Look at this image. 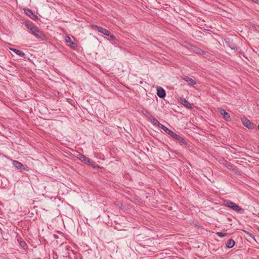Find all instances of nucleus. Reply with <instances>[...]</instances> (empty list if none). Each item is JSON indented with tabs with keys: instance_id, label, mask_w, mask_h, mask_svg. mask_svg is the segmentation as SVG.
Here are the masks:
<instances>
[{
	"instance_id": "1",
	"label": "nucleus",
	"mask_w": 259,
	"mask_h": 259,
	"mask_svg": "<svg viewBox=\"0 0 259 259\" xmlns=\"http://www.w3.org/2000/svg\"><path fill=\"white\" fill-rule=\"evenodd\" d=\"M225 205L227 207L231 208L232 210L237 211V212H240L241 213H243L244 211V209L242 208H241L240 206H239L238 205L235 204V203L229 201V200H226L225 201Z\"/></svg>"
},
{
	"instance_id": "2",
	"label": "nucleus",
	"mask_w": 259,
	"mask_h": 259,
	"mask_svg": "<svg viewBox=\"0 0 259 259\" xmlns=\"http://www.w3.org/2000/svg\"><path fill=\"white\" fill-rule=\"evenodd\" d=\"M31 33L37 38L41 40H45L46 36L44 33L37 27L34 29Z\"/></svg>"
},
{
	"instance_id": "3",
	"label": "nucleus",
	"mask_w": 259,
	"mask_h": 259,
	"mask_svg": "<svg viewBox=\"0 0 259 259\" xmlns=\"http://www.w3.org/2000/svg\"><path fill=\"white\" fill-rule=\"evenodd\" d=\"M83 161L87 164L89 165H91L94 168H99L100 167L96 164V163L92 160L91 159L85 157V156L82 154V161Z\"/></svg>"
},
{
	"instance_id": "4",
	"label": "nucleus",
	"mask_w": 259,
	"mask_h": 259,
	"mask_svg": "<svg viewBox=\"0 0 259 259\" xmlns=\"http://www.w3.org/2000/svg\"><path fill=\"white\" fill-rule=\"evenodd\" d=\"M147 113L149 115L147 116V118L154 125L158 126L159 127V125L161 124L158 120L152 115L149 112L146 111Z\"/></svg>"
},
{
	"instance_id": "5",
	"label": "nucleus",
	"mask_w": 259,
	"mask_h": 259,
	"mask_svg": "<svg viewBox=\"0 0 259 259\" xmlns=\"http://www.w3.org/2000/svg\"><path fill=\"white\" fill-rule=\"evenodd\" d=\"M94 29L95 30H97L98 32L103 34L104 35H105L106 36L109 35L110 32L108 30H107L101 26L95 25L94 26Z\"/></svg>"
},
{
	"instance_id": "6",
	"label": "nucleus",
	"mask_w": 259,
	"mask_h": 259,
	"mask_svg": "<svg viewBox=\"0 0 259 259\" xmlns=\"http://www.w3.org/2000/svg\"><path fill=\"white\" fill-rule=\"evenodd\" d=\"M13 166L16 168H17V169H19L20 171L26 170V169L25 168L24 165L18 161L14 160L13 162Z\"/></svg>"
},
{
	"instance_id": "7",
	"label": "nucleus",
	"mask_w": 259,
	"mask_h": 259,
	"mask_svg": "<svg viewBox=\"0 0 259 259\" xmlns=\"http://www.w3.org/2000/svg\"><path fill=\"white\" fill-rule=\"evenodd\" d=\"M25 14L29 17L30 18L34 20H36L38 19V17L36 15H35L32 10L30 9H25L24 10Z\"/></svg>"
},
{
	"instance_id": "8",
	"label": "nucleus",
	"mask_w": 259,
	"mask_h": 259,
	"mask_svg": "<svg viewBox=\"0 0 259 259\" xmlns=\"http://www.w3.org/2000/svg\"><path fill=\"white\" fill-rule=\"evenodd\" d=\"M242 122L243 125L248 128L252 129L253 127L252 123L247 118H243Z\"/></svg>"
},
{
	"instance_id": "9",
	"label": "nucleus",
	"mask_w": 259,
	"mask_h": 259,
	"mask_svg": "<svg viewBox=\"0 0 259 259\" xmlns=\"http://www.w3.org/2000/svg\"><path fill=\"white\" fill-rule=\"evenodd\" d=\"M157 95L161 98H163L165 96V92L164 90L160 87L157 88Z\"/></svg>"
},
{
	"instance_id": "10",
	"label": "nucleus",
	"mask_w": 259,
	"mask_h": 259,
	"mask_svg": "<svg viewBox=\"0 0 259 259\" xmlns=\"http://www.w3.org/2000/svg\"><path fill=\"white\" fill-rule=\"evenodd\" d=\"M219 110L220 113L223 116L224 118L226 120H229L230 118V114L223 109H220Z\"/></svg>"
},
{
	"instance_id": "11",
	"label": "nucleus",
	"mask_w": 259,
	"mask_h": 259,
	"mask_svg": "<svg viewBox=\"0 0 259 259\" xmlns=\"http://www.w3.org/2000/svg\"><path fill=\"white\" fill-rule=\"evenodd\" d=\"M180 103H182L187 108H188V109L192 108L191 104L185 99L181 98L180 99Z\"/></svg>"
},
{
	"instance_id": "12",
	"label": "nucleus",
	"mask_w": 259,
	"mask_h": 259,
	"mask_svg": "<svg viewBox=\"0 0 259 259\" xmlns=\"http://www.w3.org/2000/svg\"><path fill=\"white\" fill-rule=\"evenodd\" d=\"M10 50L12 51L13 52H14L15 53H16L17 55H18V56H19L20 57H25V53L21 50H19L18 49H14V48H10Z\"/></svg>"
},
{
	"instance_id": "13",
	"label": "nucleus",
	"mask_w": 259,
	"mask_h": 259,
	"mask_svg": "<svg viewBox=\"0 0 259 259\" xmlns=\"http://www.w3.org/2000/svg\"><path fill=\"white\" fill-rule=\"evenodd\" d=\"M175 139L183 145H187V141L185 140V139L179 135H178L176 136Z\"/></svg>"
},
{
	"instance_id": "14",
	"label": "nucleus",
	"mask_w": 259,
	"mask_h": 259,
	"mask_svg": "<svg viewBox=\"0 0 259 259\" xmlns=\"http://www.w3.org/2000/svg\"><path fill=\"white\" fill-rule=\"evenodd\" d=\"M25 25L26 27L31 31V32H32L34 29H35L36 27H37V26H36L32 23L26 22Z\"/></svg>"
},
{
	"instance_id": "15",
	"label": "nucleus",
	"mask_w": 259,
	"mask_h": 259,
	"mask_svg": "<svg viewBox=\"0 0 259 259\" xmlns=\"http://www.w3.org/2000/svg\"><path fill=\"white\" fill-rule=\"evenodd\" d=\"M183 80L188 82L189 84L191 85H194L196 84V81L194 80L187 76H185V77H183Z\"/></svg>"
},
{
	"instance_id": "16",
	"label": "nucleus",
	"mask_w": 259,
	"mask_h": 259,
	"mask_svg": "<svg viewBox=\"0 0 259 259\" xmlns=\"http://www.w3.org/2000/svg\"><path fill=\"white\" fill-rule=\"evenodd\" d=\"M235 241L233 239H230L227 242L226 245L228 248H231L234 246Z\"/></svg>"
},
{
	"instance_id": "17",
	"label": "nucleus",
	"mask_w": 259,
	"mask_h": 259,
	"mask_svg": "<svg viewBox=\"0 0 259 259\" xmlns=\"http://www.w3.org/2000/svg\"><path fill=\"white\" fill-rule=\"evenodd\" d=\"M159 127L161 128L162 130H163L168 135H169L171 133V132H172L171 130L168 129L167 127H166L165 126L163 125V124H160V125H159Z\"/></svg>"
},
{
	"instance_id": "18",
	"label": "nucleus",
	"mask_w": 259,
	"mask_h": 259,
	"mask_svg": "<svg viewBox=\"0 0 259 259\" xmlns=\"http://www.w3.org/2000/svg\"><path fill=\"white\" fill-rule=\"evenodd\" d=\"M20 240L19 239H18V241L19 242L20 245L22 247V248L26 249L27 248V245L25 241L21 240V238H20Z\"/></svg>"
},
{
	"instance_id": "19",
	"label": "nucleus",
	"mask_w": 259,
	"mask_h": 259,
	"mask_svg": "<svg viewBox=\"0 0 259 259\" xmlns=\"http://www.w3.org/2000/svg\"><path fill=\"white\" fill-rule=\"evenodd\" d=\"M216 234H217V235L218 236H219V237H225V236H227V234H227V233H223V232H217Z\"/></svg>"
},
{
	"instance_id": "20",
	"label": "nucleus",
	"mask_w": 259,
	"mask_h": 259,
	"mask_svg": "<svg viewBox=\"0 0 259 259\" xmlns=\"http://www.w3.org/2000/svg\"><path fill=\"white\" fill-rule=\"evenodd\" d=\"M110 37V39L111 40H114L116 39V37L114 35L111 34L110 32H109V35H107Z\"/></svg>"
},
{
	"instance_id": "21",
	"label": "nucleus",
	"mask_w": 259,
	"mask_h": 259,
	"mask_svg": "<svg viewBox=\"0 0 259 259\" xmlns=\"http://www.w3.org/2000/svg\"><path fill=\"white\" fill-rule=\"evenodd\" d=\"M65 41L66 42H70V43H71V38L70 37H69L68 36H66V37H65Z\"/></svg>"
},
{
	"instance_id": "22",
	"label": "nucleus",
	"mask_w": 259,
	"mask_h": 259,
	"mask_svg": "<svg viewBox=\"0 0 259 259\" xmlns=\"http://www.w3.org/2000/svg\"><path fill=\"white\" fill-rule=\"evenodd\" d=\"M169 135L174 139H175L178 135L172 131Z\"/></svg>"
},
{
	"instance_id": "23",
	"label": "nucleus",
	"mask_w": 259,
	"mask_h": 259,
	"mask_svg": "<svg viewBox=\"0 0 259 259\" xmlns=\"http://www.w3.org/2000/svg\"><path fill=\"white\" fill-rule=\"evenodd\" d=\"M70 46L71 48H75L76 47V44L75 43L73 42H71L70 43Z\"/></svg>"
},
{
	"instance_id": "24",
	"label": "nucleus",
	"mask_w": 259,
	"mask_h": 259,
	"mask_svg": "<svg viewBox=\"0 0 259 259\" xmlns=\"http://www.w3.org/2000/svg\"><path fill=\"white\" fill-rule=\"evenodd\" d=\"M252 1H253L254 2L256 3H259V0H252Z\"/></svg>"
},
{
	"instance_id": "25",
	"label": "nucleus",
	"mask_w": 259,
	"mask_h": 259,
	"mask_svg": "<svg viewBox=\"0 0 259 259\" xmlns=\"http://www.w3.org/2000/svg\"><path fill=\"white\" fill-rule=\"evenodd\" d=\"M146 114H145V115H146V116L147 117V116H149V115L147 113V112H146Z\"/></svg>"
},
{
	"instance_id": "26",
	"label": "nucleus",
	"mask_w": 259,
	"mask_h": 259,
	"mask_svg": "<svg viewBox=\"0 0 259 259\" xmlns=\"http://www.w3.org/2000/svg\"><path fill=\"white\" fill-rule=\"evenodd\" d=\"M257 128H258V130H259V125H258V126H257Z\"/></svg>"
}]
</instances>
